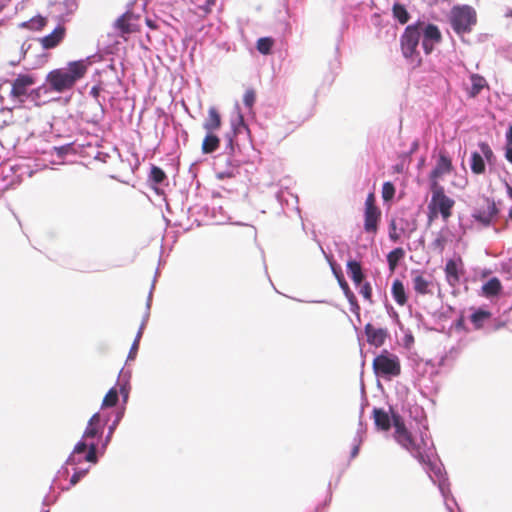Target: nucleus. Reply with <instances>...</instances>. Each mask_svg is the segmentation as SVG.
I'll return each instance as SVG.
<instances>
[{"label":"nucleus","mask_w":512,"mask_h":512,"mask_svg":"<svg viewBox=\"0 0 512 512\" xmlns=\"http://www.w3.org/2000/svg\"><path fill=\"white\" fill-rule=\"evenodd\" d=\"M502 290V284L497 277L489 279L483 286L482 291L486 297L497 296Z\"/></svg>","instance_id":"obj_26"},{"label":"nucleus","mask_w":512,"mask_h":512,"mask_svg":"<svg viewBox=\"0 0 512 512\" xmlns=\"http://www.w3.org/2000/svg\"><path fill=\"white\" fill-rule=\"evenodd\" d=\"M499 213L492 198L481 196L474 207L472 217L484 226H489Z\"/></svg>","instance_id":"obj_8"},{"label":"nucleus","mask_w":512,"mask_h":512,"mask_svg":"<svg viewBox=\"0 0 512 512\" xmlns=\"http://www.w3.org/2000/svg\"><path fill=\"white\" fill-rule=\"evenodd\" d=\"M66 36V28L64 25H58L49 35L38 39L43 49L49 50L57 47Z\"/></svg>","instance_id":"obj_12"},{"label":"nucleus","mask_w":512,"mask_h":512,"mask_svg":"<svg viewBox=\"0 0 512 512\" xmlns=\"http://www.w3.org/2000/svg\"><path fill=\"white\" fill-rule=\"evenodd\" d=\"M118 421H119V417H118V418L115 420V422H114V423L109 427V432H108V436H107V438H110V437H111V435L113 434L114 429H115V427H116V425H117Z\"/></svg>","instance_id":"obj_48"},{"label":"nucleus","mask_w":512,"mask_h":512,"mask_svg":"<svg viewBox=\"0 0 512 512\" xmlns=\"http://www.w3.org/2000/svg\"><path fill=\"white\" fill-rule=\"evenodd\" d=\"M145 22H146V25H147L150 29H152V30H156V29H158V28H159V26H158V24L156 23V21H154V20H152V19H150V18H147Z\"/></svg>","instance_id":"obj_46"},{"label":"nucleus","mask_w":512,"mask_h":512,"mask_svg":"<svg viewBox=\"0 0 512 512\" xmlns=\"http://www.w3.org/2000/svg\"><path fill=\"white\" fill-rule=\"evenodd\" d=\"M505 157L510 163H512V146L506 147Z\"/></svg>","instance_id":"obj_47"},{"label":"nucleus","mask_w":512,"mask_h":512,"mask_svg":"<svg viewBox=\"0 0 512 512\" xmlns=\"http://www.w3.org/2000/svg\"><path fill=\"white\" fill-rule=\"evenodd\" d=\"M391 293L395 302L399 306H404L407 303L405 287L402 281H400L399 279L393 281Z\"/></svg>","instance_id":"obj_23"},{"label":"nucleus","mask_w":512,"mask_h":512,"mask_svg":"<svg viewBox=\"0 0 512 512\" xmlns=\"http://www.w3.org/2000/svg\"><path fill=\"white\" fill-rule=\"evenodd\" d=\"M338 278V282H339V285L341 287V289L343 290V293L345 295V297L348 299L349 303L350 304H355L357 303L356 301V297L354 295V293L352 292V290L350 289L348 283L346 282V280L344 279L343 276H337Z\"/></svg>","instance_id":"obj_34"},{"label":"nucleus","mask_w":512,"mask_h":512,"mask_svg":"<svg viewBox=\"0 0 512 512\" xmlns=\"http://www.w3.org/2000/svg\"><path fill=\"white\" fill-rule=\"evenodd\" d=\"M415 230L416 222L404 217H395L389 222V238L393 242H398L402 235L409 238Z\"/></svg>","instance_id":"obj_10"},{"label":"nucleus","mask_w":512,"mask_h":512,"mask_svg":"<svg viewBox=\"0 0 512 512\" xmlns=\"http://www.w3.org/2000/svg\"><path fill=\"white\" fill-rule=\"evenodd\" d=\"M85 474H86V471L75 472L70 479L71 485H76L80 481V479L85 476Z\"/></svg>","instance_id":"obj_43"},{"label":"nucleus","mask_w":512,"mask_h":512,"mask_svg":"<svg viewBox=\"0 0 512 512\" xmlns=\"http://www.w3.org/2000/svg\"><path fill=\"white\" fill-rule=\"evenodd\" d=\"M118 402V390L111 388L103 398L102 408L114 407Z\"/></svg>","instance_id":"obj_33"},{"label":"nucleus","mask_w":512,"mask_h":512,"mask_svg":"<svg viewBox=\"0 0 512 512\" xmlns=\"http://www.w3.org/2000/svg\"><path fill=\"white\" fill-rule=\"evenodd\" d=\"M432 189V198L428 205L429 218L432 220L438 214H441L444 221H447L452 215V208L455 204L454 200L449 198L443 187H436Z\"/></svg>","instance_id":"obj_4"},{"label":"nucleus","mask_w":512,"mask_h":512,"mask_svg":"<svg viewBox=\"0 0 512 512\" xmlns=\"http://www.w3.org/2000/svg\"><path fill=\"white\" fill-rule=\"evenodd\" d=\"M364 210H380L379 207L376 205L375 196L373 193L368 194L366 201H365V209Z\"/></svg>","instance_id":"obj_41"},{"label":"nucleus","mask_w":512,"mask_h":512,"mask_svg":"<svg viewBox=\"0 0 512 512\" xmlns=\"http://www.w3.org/2000/svg\"><path fill=\"white\" fill-rule=\"evenodd\" d=\"M274 39L271 37H262L257 40L256 48L259 53L263 55H269L272 51V47L274 46Z\"/></svg>","instance_id":"obj_30"},{"label":"nucleus","mask_w":512,"mask_h":512,"mask_svg":"<svg viewBox=\"0 0 512 512\" xmlns=\"http://www.w3.org/2000/svg\"><path fill=\"white\" fill-rule=\"evenodd\" d=\"M476 21V12L470 6L454 7L451 11V25L457 34L470 32Z\"/></svg>","instance_id":"obj_6"},{"label":"nucleus","mask_w":512,"mask_h":512,"mask_svg":"<svg viewBox=\"0 0 512 512\" xmlns=\"http://www.w3.org/2000/svg\"><path fill=\"white\" fill-rule=\"evenodd\" d=\"M452 170L453 164L450 157L446 153L441 152L439 154L435 167L433 168L429 175L431 188L442 187L441 185H439L438 180L444 175L451 173Z\"/></svg>","instance_id":"obj_11"},{"label":"nucleus","mask_w":512,"mask_h":512,"mask_svg":"<svg viewBox=\"0 0 512 512\" xmlns=\"http://www.w3.org/2000/svg\"><path fill=\"white\" fill-rule=\"evenodd\" d=\"M138 17L133 13L127 12L124 13L121 17H119L115 22V27L122 34H130L134 32L140 31L138 25H136L133 21L137 20Z\"/></svg>","instance_id":"obj_15"},{"label":"nucleus","mask_w":512,"mask_h":512,"mask_svg":"<svg viewBox=\"0 0 512 512\" xmlns=\"http://www.w3.org/2000/svg\"><path fill=\"white\" fill-rule=\"evenodd\" d=\"M442 242H443V240L438 238V239L435 240L434 244L442 248L443 247L442 246Z\"/></svg>","instance_id":"obj_53"},{"label":"nucleus","mask_w":512,"mask_h":512,"mask_svg":"<svg viewBox=\"0 0 512 512\" xmlns=\"http://www.w3.org/2000/svg\"><path fill=\"white\" fill-rule=\"evenodd\" d=\"M220 139L217 135L211 132H207V135L203 139L202 142V152L204 154H210L216 151L219 148Z\"/></svg>","instance_id":"obj_25"},{"label":"nucleus","mask_w":512,"mask_h":512,"mask_svg":"<svg viewBox=\"0 0 512 512\" xmlns=\"http://www.w3.org/2000/svg\"><path fill=\"white\" fill-rule=\"evenodd\" d=\"M365 334L367 336L368 343L376 347L383 345L387 336L384 329L375 328L372 324H367L365 326Z\"/></svg>","instance_id":"obj_18"},{"label":"nucleus","mask_w":512,"mask_h":512,"mask_svg":"<svg viewBox=\"0 0 512 512\" xmlns=\"http://www.w3.org/2000/svg\"><path fill=\"white\" fill-rule=\"evenodd\" d=\"M512 146V124L509 126L506 133V147Z\"/></svg>","instance_id":"obj_45"},{"label":"nucleus","mask_w":512,"mask_h":512,"mask_svg":"<svg viewBox=\"0 0 512 512\" xmlns=\"http://www.w3.org/2000/svg\"><path fill=\"white\" fill-rule=\"evenodd\" d=\"M420 32L415 24L408 25L400 39L401 51L407 59H417L418 63L421 62L417 47L420 41Z\"/></svg>","instance_id":"obj_7"},{"label":"nucleus","mask_w":512,"mask_h":512,"mask_svg":"<svg viewBox=\"0 0 512 512\" xmlns=\"http://www.w3.org/2000/svg\"><path fill=\"white\" fill-rule=\"evenodd\" d=\"M36 83V77L33 74H18L11 82L10 97L20 104L27 99L39 96V89L32 87Z\"/></svg>","instance_id":"obj_3"},{"label":"nucleus","mask_w":512,"mask_h":512,"mask_svg":"<svg viewBox=\"0 0 512 512\" xmlns=\"http://www.w3.org/2000/svg\"><path fill=\"white\" fill-rule=\"evenodd\" d=\"M237 173H238L237 169H232L230 171L218 172L216 174V176H217L218 179L223 180V179H226V178H233V177L236 176Z\"/></svg>","instance_id":"obj_42"},{"label":"nucleus","mask_w":512,"mask_h":512,"mask_svg":"<svg viewBox=\"0 0 512 512\" xmlns=\"http://www.w3.org/2000/svg\"><path fill=\"white\" fill-rule=\"evenodd\" d=\"M416 26L419 29L420 37H423L422 47L426 54H430L433 51L434 46L441 42V32L436 25L431 23L427 24L423 21H418Z\"/></svg>","instance_id":"obj_9"},{"label":"nucleus","mask_w":512,"mask_h":512,"mask_svg":"<svg viewBox=\"0 0 512 512\" xmlns=\"http://www.w3.org/2000/svg\"><path fill=\"white\" fill-rule=\"evenodd\" d=\"M471 170L477 175L485 172V160L478 152H473L471 155Z\"/></svg>","instance_id":"obj_29"},{"label":"nucleus","mask_w":512,"mask_h":512,"mask_svg":"<svg viewBox=\"0 0 512 512\" xmlns=\"http://www.w3.org/2000/svg\"><path fill=\"white\" fill-rule=\"evenodd\" d=\"M256 100V93L253 89H247L243 96V102L245 106L249 109H252Z\"/></svg>","instance_id":"obj_38"},{"label":"nucleus","mask_w":512,"mask_h":512,"mask_svg":"<svg viewBox=\"0 0 512 512\" xmlns=\"http://www.w3.org/2000/svg\"><path fill=\"white\" fill-rule=\"evenodd\" d=\"M222 125L221 115L215 107H210L208 116L203 123V128L206 132L214 133L219 130Z\"/></svg>","instance_id":"obj_19"},{"label":"nucleus","mask_w":512,"mask_h":512,"mask_svg":"<svg viewBox=\"0 0 512 512\" xmlns=\"http://www.w3.org/2000/svg\"><path fill=\"white\" fill-rule=\"evenodd\" d=\"M120 392L123 394L124 399H127V397H128V392L125 390V388H124V387H122V388H121V391H120Z\"/></svg>","instance_id":"obj_54"},{"label":"nucleus","mask_w":512,"mask_h":512,"mask_svg":"<svg viewBox=\"0 0 512 512\" xmlns=\"http://www.w3.org/2000/svg\"><path fill=\"white\" fill-rule=\"evenodd\" d=\"M509 218L512 220V208L509 210Z\"/></svg>","instance_id":"obj_56"},{"label":"nucleus","mask_w":512,"mask_h":512,"mask_svg":"<svg viewBox=\"0 0 512 512\" xmlns=\"http://www.w3.org/2000/svg\"><path fill=\"white\" fill-rule=\"evenodd\" d=\"M480 150H481V155L483 158H485V160L487 161L488 164H494L495 161H496V157L490 147V145L486 142H480L478 144Z\"/></svg>","instance_id":"obj_35"},{"label":"nucleus","mask_w":512,"mask_h":512,"mask_svg":"<svg viewBox=\"0 0 512 512\" xmlns=\"http://www.w3.org/2000/svg\"><path fill=\"white\" fill-rule=\"evenodd\" d=\"M47 23L48 20L46 17L37 15L28 21L22 22L20 27L29 31H42L46 27Z\"/></svg>","instance_id":"obj_24"},{"label":"nucleus","mask_w":512,"mask_h":512,"mask_svg":"<svg viewBox=\"0 0 512 512\" xmlns=\"http://www.w3.org/2000/svg\"><path fill=\"white\" fill-rule=\"evenodd\" d=\"M394 439L423 466L429 477L435 481L443 476L442 465L433 457V447L422 436L417 438L406 428L402 417L392 413Z\"/></svg>","instance_id":"obj_1"},{"label":"nucleus","mask_w":512,"mask_h":512,"mask_svg":"<svg viewBox=\"0 0 512 512\" xmlns=\"http://www.w3.org/2000/svg\"><path fill=\"white\" fill-rule=\"evenodd\" d=\"M391 418L382 408L373 409V419L376 427L382 431H388L391 427Z\"/></svg>","instance_id":"obj_20"},{"label":"nucleus","mask_w":512,"mask_h":512,"mask_svg":"<svg viewBox=\"0 0 512 512\" xmlns=\"http://www.w3.org/2000/svg\"><path fill=\"white\" fill-rule=\"evenodd\" d=\"M405 251L403 248L398 247L392 250L387 255L388 267L391 272H394L398 266L399 261L404 258Z\"/></svg>","instance_id":"obj_28"},{"label":"nucleus","mask_w":512,"mask_h":512,"mask_svg":"<svg viewBox=\"0 0 512 512\" xmlns=\"http://www.w3.org/2000/svg\"><path fill=\"white\" fill-rule=\"evenodd\" d=\"M506 191H507L508 197L512 200V186L509 185L508 183H506Z\"/></svg>","instance_id":"obj_51"},{"label":"nucleus","mask_w":512,"mask_h":512,"mask_svg":"<svg viewBox=\"0 0 512 512\" xmlns=\"http://www.w3.org/2000/svg\"><path fill=\"white\" fill-rule=\"evenodd\" d=\"M470 81H471V88H470L468 94L471 98H475L481 92V90L485 86H487V81L483 76H481L479 74H472L470 77Z\"/></svg>","instance_id":"obj_27"},{"label":"nucleus","mask_w":512,"mask_h":512,"mask_svg":"<svg viewBox=\"0 0 512 512\" xmlns=\"http://www.w3.org/2000/svg\"><path fill=\"white\" fill-rule=\"evenodd\" d=\"M359 286H360L359 293L364 297L365 300L371 302L372 301V287H371L370 283L362 282V284H360Z\"/></svg>","instance_id":"obj_39"},{"label":"nucleus","mask_w":512,"mask_h":512,"mask_svg":"<svg viewBox=\"0 0 512 512\" xmlns=\"http://www.w3.org/2000/svg\"><path fill=\"white\" fill-rule=\"evenodd\" d=\"M505 17H506V18H510V19H512V9H509V10L506 12Z\"/></svg>","instance_id":"obj_55"},{"label":"nucleus","mask_w":512,"mask_h":512,"mask_svg":"<svg viewBox=\"0 0 512 512\" xmlns=\"http://www.w3.org/2000/svg\"><path fill=\"white\" fill-rule=\"evenodd\" d=\"M463 266V262L461 258L449 259L445 265V276L448 284L452 287H455L460 282L461 276V267Z\"/></svg>","instance_id":"obj_13"},{"label":"nucleus","mask_w":512,"mask_h":512,"mask_svg":"<svg viewBox=\"0 0 512 512\" xmlns=\"http://www.w3.org/2000/svg\"><path fill=\"white\" fill-rule=\"evenodd\" d=\"M216 3V0H206V12H209L211 10V7L214 6Z\"/></svg>","instance_id":"obj_49"},{"label":"nucleus","mask_w":512,"mask_h":512,"mask_svg":"<svg viewBox=\"0 0 512 512\" xmlns=\"http://www.w3.org/2000/svg\"><path fill=\"white\" fill-rule=\"evenodd\" d=\"M60 5H62L65 8L66 15L73 14L77 9L76 0H64L62 3H60Z\"/></svg>","instance_id":"obj_40"},{"label":"nucleus","mask_w":512,"mask_h":512,"mask_svg":"<svg viewBox=\"0 0 512 512\" xmlns=\"http://www.w3.org/2000/svg\"><path fill=\"white\" fill-rule=\"evenodd\" d=\"M87 60L71 61L65 68H58L47 74L46 82L51 91L64 93L73 89L77 81L82 79L88 71Z\"/></svg>","instance_id":"obj_2"},{"label":"nucleus","mask_w":512,"mask_h":512,"mask_svg":"<svg viewBox=\"0 0 512 512\" xmlns=\"http://www.w3.org/2000/svg\"><path fill=\"white\" fill-rule=\"evenodd\" d=\"M381 220V210H364V230L366 233L375 235L378 232V225Z\"/></svg>","instance_id":"obj_17"},{"label":"nucleus","mask_w":512,"mask_h":512,"mask_svg":"<svg viewBox=\"0 0 512 512\" xmlns=\"http://www.w3.org/2000/svg\"><path fill=\"white\" fill-rule=\"evenodd\" d=\"M141 335H142V331L141 329L139 330L138 334H137V337L131 347V350H130V357H132V355L136 354L137 353V350H138V345H139V339L141 338Z\"/></svg>","instance_id":"obj_44"},{"label":"nucleus","mask_w":512,"mask_h":512,"mask_svg":"<svg viewBox=\"0 0 512 512\" xmlns=\"http://www.w3.org/2000/svg\"><path fill=\"white\" fill-rule=\"evenodd\" d=\"M358 453H359V446L356 445V446L353 447V449L351 451V457L352 458L356 457L358 455Z\"/></svg>","instance_id":"obj_50"},{"label":"nucleus","mask_w":512,"mask_h":512,"mask_svg":"<svg viewBox=\"0 0 512 512\" xmlns=\"http://www.w3.org/2000/svg\"><path fill=\"white\" fill-rule=\"evenodd\" d=\"M491 316L490 312L488 311H484V310H477L475 311L470 319H471V322L473 323L474 327L479 329L482 327L483 325V322L488 319L489 317Z\"/></svg>","instance_id":"obj_32"},{"label":"nucleus","mask_w":512,"mask_h":512,"mask_svg":"<svg viewBox=\"0 0 512 512\" xmlns=\"http://www.w3.org/2000/svg\"><path fill=\"white\" fill-rule=\"evenodd\" d=\"M150 178L155 184H161L165 180L166 174L161 168L157 166H152Z\"/></svg>","instance_id":"obj_36"},{"label":"nucleus","mask_w":512,"mask_h":512,"mask_svg":"<svg viewBox=\"0 0 512 512\" xmlns=\"http://www.w3.org/2000/svg\"><path fill=\"white\" fill-rule=\"evenodd\" d=\"M374 373L380 377H397L401 374L399 357L384 350L373 360Z\"/></svg>","instance_id":"obj_5"},{"label":"nucleus","mask_w":512,"mask_h":512,"mask_svg":"<svg viewBox=\"0 0 512 512\" xmlns=\"http://www.w3.org/2000/svg\"><path fill=\"white\" fill-rule=\"evenodd\" d=\"M106 422V420L103 421L101 419L100 413H95L88 421V425L83 433V439L88 440L102 434Z\"/></svg>","instance_id":"obj_16"},{"label":"nucleus","mask_w":512,"mask_h":512,"mask_svg":"<svg viewBox=\"0 0 512 512\" xmlns=\"http://www.w3.org/2000/svg\"><path fill=\"white\" fill-rule=\"evenodd\" d=\"M412 283L414 291L419 295L432 294V280L426 278L424 273L419 270H413Z\"/></svg>","instance_id":"obj_14"},{"label":"nucleus","mask_w":512,"mask_h":512,"mask_svg":"<svg viewBox=\"0 0 512 512\" xmlns=\"http://www.w3.org/2000/svg\"><path fill=\"white\" fill-rule=\"evenodd\" d=\"M393 16L396 18L401 24H406L410 18L408 11L405 6L399 3L393 5Z\"/></svg>","instance_id":"obj_31"},{"label":"nucleus","mask_w":512,"mask_h":512,"mask_svg":"<svg viewBox=\"0 0 512 512\" xmlns=\"http://www.w3.org/2000/svg\"><path fill=\"white\" fill-rule=\"evenodd\" d=\"M88 449V453L85 456V460L88 462L96 463L97 462V445L95 443H87L85 441H80L76 444L74 448L75 454H81Z\"/></svg>","instance_id":"obj_21"},{"label":"nucleus","mask_w":512,"mask_h":512,"mask_svg":"<svg viewBox=\"0 0 512 512\" xmlns=\"http://www.w3.org/2000/svg\"><path fill=\"white\" fill-rule=\"evenodd\" d=\"M90 93H91L94 97H98V95H99V88H98V87H96V86L92 87V89H91V92H90Z\"/></svg>","instance_id":"obj_52"},{"label":"nucleus","mask_w":512,"mask_h":512,"mask_svg":"<svg viewBox=\"0 0 512 512\" xmlns=\"http://www.w3.org/2000/svg\"><path fill=\"white\" fill-rule=\"evenodd\" d=\"M395 195V187L391 182H385L382 186V198L384 201H390Z\"/></svg>","instance_id":"obj_37"},{"label":"nucleus","mask_w":512,"mask_h":512,"mask_svg":"<svg viewBox=\"0 0 512 512\" xmlns=\"http://www.w3.org/2000/svg\"><path fill=\"white\" fill-rule=\"evenodd\" d=\"M347 274L356 286L362 284L364 274L360 262L356 260H349L347 262Z\"/></svg>","instance_id":"obj_22"}]
</instances>
